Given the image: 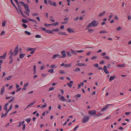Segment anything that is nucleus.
I'll use <instances>...</instances> for the list:
<instances>
[{
  "mask_svg": "<svg viewBox=\"0 0 131 131\" xmlns=\"http://www.w3.org/2000/svg\"><path fill=\"white\" fill-rule=\"evenodd\" d=\"M98 24V23L96 21H93L91 23L88 25L86 28V29H89V28L92 26L94 27L96 26Z\"/></svg>",
  "mask_w": 131,
  "mask_h": 131,
  "instance_id": "nucleus-1",
  "label": "nucleus"
},
{
  "mask_svg": "<svg viewBox=\"0 0 131 131\" xmlns=\"http://www.w3.org/2000/svg\"><path fill=\"white\" fill-rule=\"evenodd\" d=\"M89 116L88 115H85L82 119V122L83 123H85L89 121Z\"/></svg>",
  "mask_w": 131,
  "mask_h": 131,
  "instance_id": "nucleus-2",
  "label": "nucleus"
},
{
  "mask_svg": "<svg viewBox=\"0 0 131 131\" xmlns=\"http://www.w3.org/2000/svg\"><path fill=\"white\" fill-rule=\"evenodd\" d=\"M61 66H64L66 68L70 67H72V63H69L68 64H65L64 63H62L60 65Z\"/></svg>",
  "mask_w": 131,
  "mask_h": 131,
  "instance_id": "nucleus-3",
  "label": "nucleus"
},
{
  "mask_svg": "<svg viewBox=\"0 0 131 131\" xmlns=\"http://www.w3.org/2000/svg\"><path fill=\"white\" fill-rule=\"evenodd\" d=\"M58 97L59 99L61 101L63 102L65 101V99L63 96L61 95L60 94H59L58 95Z\"/></svg>",
  "mask_w": 131,
  "mask_h": 131,
  "instance_id": "nucleus-4",
  "label": "nucleus"
},
{
  "mask_svg": "<svg viewBox=\"0 0 131 131\" xmlns=\"http://www.w3.org/2000/svg\"><path fill=\"white\" fill-rule=\"evenodd\" d=\"M96 111L95 110H90L88 112L89 114L90 115H94L96 114Z\"/></svg>",
  "mask_w": 131,
  "mask_h": 131,
  "instance_id": "nucleus-5",
  "label": "nucleus"
},
{
  "mask_svg": "<svg viewBox=\"0 0 131 131\" xmlns=\"http://www.w3.org/2000/svg\"><path fill=\"white\" fill-rule=\"evenodd\" d=\"M48 3L51 5L56 6L57 5L56 3L55 2H53L51 0H47Z\"/></svg>",
  "mask_w": 131,
  "mask_h": 131,
  "instance_id": "nucleus-6",
  "label": "nucleus"
},
{
  "mask_svg": "<svg viewBox=\"0 0 131 131\" xmlns=\"http://www.w3.org/2000/svg\"><path fill=\"white\" fill-rule=\"evenodd\" d=\"M113 104H108L106 105V106L103 108L101 110V111H104L107 110V109L109 107V106L113 105Z\"/></svg>",
  "mask_w": 131,
  "mask_h": 131,
  "instance_id": "nucleus-7",
  "label": "nucleus"
},
{
  "mask_svg": "<svg viewBox=\"0 0 131 131\" xmlns=\"http://www.w3.org/2000/svg\"><path fill=\"white\" fill-rule=\"evenodd\" d=\"M25 11H24V13L27 15L28 16H29V13L30 12V10L29 9L28 7L25 8Z\"/></svg>",
  "mask_w": 131,
  "mask_h": 131,
  "instance_id": "nucleus-8",
  "label": "nucleus"
},
{
  "mask_svg": "<svg viewBox=\"0 0 131 131\" xmlns=\"http://www.w3.org/2000/svg\"><path fill=\"white\" fill-rule=\"evenodd\" d=\"M23 6H24L25 8L28 7L27 4H25L24 2L22 1H20L19 2Z\"/></svg>",
  "mask_w": 131,
  "mask_h": 131,
  "instance_id": "nucleus-9",
  "label": "nucleus"
},
{
  "mask_svg": "<svg viewBox=\"0 0 131 131\" xmlns=\"http://www.w3.org/2000/svg\"><path fill=\"white\" fill-rule=\"evenodd\" d=\"M103 70L104 72L106 74H108L109 73V72L107 70V67L106 66H105L104 67Z\"/></svg>",
  "mask_w": 131,
  "mask_h": 131,
  "instance_id": "nucleus-10",
  "label": "nucleus"
},
{
  "mask_svg": "<svg viewBox=\"0 0 131 131\" xmlns=\"http://www.w3.org/2000/svg\"><path fill=\"white\" fill-rule=\"evenodd\" d=\"M18 46H16L15 49V50L14 51V56H16L17 54L18 53Z\"/></svg>",
  "mask_w": 131,
  "mask_h": 131,
  "instance_id": "nucleus-11",
  "label": "nucleus"
},
{
  "mask_svg": "<svg viewBox=\"0 0 131 131\" xmlns=\"http://www.w3.org/2000/svg\"><path fill=\"white\" fill-rule=\"evenodd\" d=\"M76 66H87V64L86 63H79L76 64Z\"/></svg>",
  "mask_w": 131,
  "mask_h": 131,
  "instance_id": "nucleus-12",
  "label": "nucleus"
},
{
  "mask_svg": "<svg viewBox=\"0 0 131 131\" xmlns=\"http://www.w3.org/2000/svg\"><path fill=\"white\" fill-rule=\"evenodd\" d=\"M61 53L62 54V56L61 57L62 58H64L66 57V52L65 51H63L61 52Z\"/></svg>",
  "mask_w": 131,
  "mask_h": 131,
  "instance_id": "nucleus-13",
  "label": "nucleus"
},
{
  "mask_svg": "<svg viewBox=\"0 0 131 131\" xmlns=\"http://www.w3.org/2000/svg\"><path fill=\"white\" fill-rule=\"evenodd\" d=\"M116 78V77L115 75H114L113 76H111L110 77L109 81H111L114 79Z\"/></svg>",
  "mask_w": 131,
  "mask_h": 131,
  "instance_id": "nucleus-14",
  "label": "nucleus"
},
{
  "mask_svg": "<svg viewBox=\"0 0 131 131\" xmlns=\"http://www.w3.org/2000/svg\"><path fill=\"white\" fill-rule=\"evenodd\" d=\"M8 105V103H7L5 104V105L3 109L5 111H8V110H7V106Z\"/></svg>",
  "mask_w": 131,
  "mask_h": 131,
  "instance_id": "nucleus-15",
  "label": "nucleus"
},
{
  "mask_svg": "<svg viewBox=\"0 0 131 131\" xmlns=\"http://www.w3.org/2000/svg\"><path fill=\"white\" fill-rule=\"evenodd\" d=\"M4 88L5 87L3 86L1 89L0 94L1 95H3L4 93Z\"/></svg>",
  "mask_w": 131,
  "mask_h": 131,
  "instance_id": "nucleus-16",
  "label": "nucleus"
},
{
  "mask_svg": "<svg viewBox=\"0 0 131 131\" xmlns=\"http://www.w3.org/2000/svg\"><path fill=\"white\" fill-rule=\"evenodd\" d=\"M36 102V101H35L34 102L32 103H30L27 106V107L25 108V110H26L27 108L30 107L32 105L34 104Z\"/></svg>",
  "mask_w": 131,
  "mask_h": 131,
  "instance_id": "nucleus-17",
  "label": "nucleus"
},
{
  "mask_svg": "<svg viewBox=\"0 0 131 131\" xmlns=\"http://www.w3.org/2000/svg\"><path fill=\"white\" fill-rule=\"evenodd\" d=\"M6 53H5L3 55L0 56V59H4L6 57Z\"/></svg>",
  "mask_w": 131,
  "mask_h": 131,
  "instance_id": "nucleus-18",
  "label": "nucleus"
},
{
  "mask_svg": "<svg viewBox=\"0 0 131 131\" xmlns=\"http://www.w3.org/2000/svg\"><path fill=\"white\" fill-rule=\"evenodd\" d=\"M24 123V121H23V122H20L19 124L17 126V127H20L21 125H23Z\"/></svg>",
  "mask_w": 131,
  "mask_h": 131,
  "instance_id": "nucleus-19",
  "label": "nucleus"
},
{
  "mask_svg": "<svg viewBox=\"0 0 131 131\" xmlns=\"http://www.w3.org/2000/svg\"><path fill=\"white\" fill-rule=\"evenodd\" d=\"M25 54H19V57L20 58H23L25 55Z\"/></svg>",
  "mask_w": 131,
  "mask_h": 131,
  "instance_id": "nucleus-20",
  "label": "nucleus"
},
{
  "mask_svg": "<svg viewBox=\"0 0 131 131\" xmlns=\"http://www.w3.org/2000/svg\"><path fill=\"white\" fill-rule=\"evenodd\" d=\"M60 56L58 54H54L53 55L52 58L54 59L57 58H58Z\"/></svg>",
  "mask_w": 131,
  "mask_h": 131,
  "instance_id": "nucleus-21",
  "label": "nucleus"
},
{
  "mask_svg": "<svg viewBox=\"0 0 131 131\" xmlns=\"http://www.w3.org/2000/svg\"><path fill=\"white\" fill-rule=\"evenodd\" d=\"M67 30L68 32L69 33H70L71 32H73L72 29H71V28H69L67 29Z\"/></svg>",
  "mask_w": 131,
  "mask_h": 131,
  "instance_id": "nucleus-22",
  "label": "nucleus"
},
{
  "mask_svg": "<svg viewBox=\"0 0 131 131\" xmlns=\"http://www.w3.org/2000/svg\"><path fill=\"white\" fill-rule=\"evenodd\" d=\"M34 48H26V50L27 51H31L34 49Z\"/></svg>",
  "mask_w": 131,
  "mask_h": 131,
  "instance_id": "nucleus-23",
  "label": "nucleus"
},
{
  "mask_svg": "<svg viewBox=\"0 0 131 131\" xmlns=\"http://www.w3.org/2000/svg\"><path fill=\"white\" fill-rule=\"evenodd\" d=\"M73 71H75L76 72H77L78 71H81V70L80 69L78 68H76L75 69H74L73 70Z\"/></svg>",
  "mask_w": 131,
  "mask_h": 131,
  "instance_id": "nucleus-24",
  "label": "nucleus"
},
{
  "mask_svg": "<svg viewBox=\"0 0 131 131\" xmlns=\"http://www.w3.org/2000/svg\"><path fill=\"white\" fill-rule=\"evenodd\" d=\"M57 66H56L55 65L53 64L50 67V68H57Z\"/></svg>",
  "mask_w": 131,
  "mask_h": 131,
  "instance_id": "nucleus-25",
  "label": "nucleus"
},
{
  "mask_svg": "<svg viewBox=\"0 0 131 131\" xmlns=\"http://www.w3.org/2000/svg\"><path fill=\"white\" fill-rule=\"evenodd\" d=\"M125 64H119V65H118L117 66V67H124L125 66Z\"/></svg>",
  "mask_w": 131,
  "mask_h": 131,
  "instance_id": "nucleus-26",
  "label": "nucleus"
},
{
  "mask_svg": "<svg viewBox=\"0 0 131 131\" xmlns=\"http://www.w3.org/2000/svg\"><path fill=\"white\" fill-rule=\"evenodd\" d=\"M59 24V23L58 22H56V23H53L51 24V25H52L53 26H56L58 25Z\"/></svg>",
  "mask_w": 131,
  "mask_h": 131,
  "instance_id": "nucleus-27",
  "label": "nucleus"
},
{
  "mask_svg": "<svg viewBox=\"0 0 131 131\" xmlns=\"http://www.w3.org/2000/svg\"><path fill=\"white\" fill-rule=\"evenodd\" d=\"M71 52L73 54H77V53L74 50H73L72 49H71L70 50Z\"/></svg>",
  "mask_w": 131,
  "mask_h": 131,
  "instance_id": "nucleus-28",
  "label": "nucleus"
},
{
  "mask_svg": "<svg viewBox=\"0 0 131 131\" xmlns=\"http://www.w3.org/2000/svg\"><path fill=\"white\" fill-rule=\"evenodd\" d=\"M105 13V12L104 11L102 13H101L99 15L100 17H101Z\"/></svg>",
  "mask_w": 131,
  "mask_h": 131,
  "instance_id": "nucleus-29",
  "label": "nucleus"
},
{
  "mask_svg": "<svg viewBox=\"0 0 131 131\" xmlns=\"http://www.w3.org/2000/svg\"><path fill=\"white\" fill-rule=\"evenodd\" d=\"M46 32L48 33L49 34H52V32L51 30H46Z\"/></svg>",
  "mask_w": 131,
  "mask_h": 131,
  "instance_id": "nucleus-30",
  "label": "nucleus"
},
{
  "mask_svg": "<svg viewBox=\"0 0 131 131\" xmlns=\"http://www.w3.org/2000/svg\"><path fill=\"white\" fill-rule=\"evenodd\" d=\"M31 120V119L30 118L27 119H25V121L27 123H29L30 122V120Z\"/></svg>",
  "mask_w": 131,
  "mask_h": 131,
  "instance_id": "nucleus-31",
  "label": "nucleus"
},
{
  "mask_svg": "<svg viewBox=\"0 0 131 131\" xmlns=\"http://www.w3.org/2000/svg\"><path fill=\"white\" fill-rule=\"evenodd\" d=\"M58 34L59 35H66V33L65 32H59Z\"/></svg>",
  "mask_w": 131,
  "mask_h": 131,
  "instance_id": "nucleus-32",
  "label": "nucleus"
},
{
  "mask_svg": "<svg viewBox=\"0 0 131 131\" xmlns=\"http://www.w3.org/2000/svg\"><path fill=\"white\" fill-rule=\"evenodd\" d=\"M25 34H26L28 35H30V34H31V33L30 32H29L27 31H25Z\"/></svg>",
  "mask_w": 131,
  "mask_h": 131,
  "instance_id": "nucleus-33",
  "label": "nucleus"
},
{
  "mask_svg": "<svg viewBox=\"0 0 131 131\" xmlns=\"http://www.w3.org/2000/svg\"><path fill=\"white\" fill-rule=\"evenodd\" d=\"M48 72H49L52 73L54 72V70L53 69H50L48 71Z\"/></svg>",
  "mask_w": 131,
  "mask_h": 131,
  "instance_id": "nucleus-34",
  "label": "nucleus"
},
{
  "mask_svg": "<svg viewBox=\"0 0 131 131\" xmlns=\"http://www.w3.org/2000/svg\"><path fill=\"white\" fill-rule=\"evenodd\" d=\"M65 101H66L67 102H68L70 103L71 102V100L70 99H65Z\"/></svg>",
  "mask_w": 131,
  "mask_h": 131,
  "instance_id": "nucleus-35",
  "label": "nucleus"
},
{
  "mask_svg": "<svg viewBox=\"0 0 131 131\" xmlns=\"http://www.w3.org/2000/svg\"><path fill=\"white\" fill-rule=\"evenodd\" d=\"M103 115V114L102 113H99L97 114L96 115V116H99L102 115Z\"/></svg>",
  "mask_w": 131,
  "mask_h": 131,
  "instance_id": "nucleus-36",
  "label": "nucleus"
},
{
  "mask_svg": "<svg viewBox=\"0 0 131 131\" xmlns=\"http://www.w3.org/2000/svg\"><path fill=\"white\" fill-rule=\"evenodd\" d=\"M81 95L80 94H79L75 95V97H77V98L80 97H81Z\"/></svg>",
  "mask_w": 131,
  "mask_h": 131,
  "instance_id": "nucleus-37",
  "label": "nucleus"
},
{
  "mask_svg": "<svg viewBox=\"0 0 131 131\" xmlns=\"http://www.w3.org/2000/svg\"><path fill=\"white\" fill-rule=\"evenodd\" d=\"M34 49H33V50H31V54H33L34 53V52L35 51V50H36V49L35 48H34Z\"/></svg>",
  "mask_w": 131,
  "mask_h": 131,
  "instance_id": "nucleus-38",
  "label": "nucleus"
},
{
  "mask_svg": "<svg viewBox=\"0 0 131 131\" xmlns=\"http://www.w3.org/2000/svg\"><path fill=\"white\" fill-rule=\"evenodd\" d=\"M46 106H47V104H46V103H45L44 105H43L41 106V107L42 108H44Z\"/></svg>",
  "mask_w": 131,
  "mask_h": 131,
  "instance_id": "nucleus-39",
  "label": "nucleus"
},
{
  "mask_svg": "<svg viewBox=\"0 0 131 131\" xmlns=\"http://www.w3.org/2000/svg\"><path fill=\"white\" fill-rule=\"evenodd\" d=\"M39 28L40 29H41L42 30L44 31H46V29L45 28H43L41 27H40Z\"/></svg>",
  "mask_w": 131,
  "mask_h": 131,
  "instance_id": "nucleus-40",
  "label": "nucleus"
},
{
  "mask_svg": "<svg viewBox=\"0 0 131 131\" xmlns=\"http://www.w3.org/2000/svg\"><path fill=\"white\" fill-rule=\"evenodd\" d=\"M103 59H110V57L109 56H104L103 57Z\"/></svg>",
  "mask_w": 131,
  "mask_h": 131,
  "instance_id": "nucleus-41",
  "label": "nucleus"
},
{
  "mask_svg": "<svg viewBox=\"0 0 131 131\" xmlns=\"http://www.w3.org/2000/svg\"><path fill=\"white\" fill-rule=\"evenodd\" d=\"M68 86L70 88H71L72 86V84H70V83H68L67 84Z\"/></svg>",
  "mask_w": 131,
  "mask_h": 131,
  "instance_id": "nucleus-42",
  "label": "nucleus"
},
{
  "mask_svg": "<svg viewBox=\"0 0 131 131\" xmlns=\"http://www.w3.org/2000/svg\"><path fill=\"white\" fill-rule=\"evenodd\" d=\"M67 55L69 57L71 56L72 55L71 53L69 52H68L67 53Z\"/></svg>",
  "mask_w": 131,
  "mask_h": 131,
  "instance_id": "nucleus-43",
  "label": "nucleus"
},
{
  "mask_svg": "<svg viewBox=\"0 0 131 131\" xmlns=\"http://www.w3.org/2000/svg\"><path fill=\"white\" fill-rule=\"evenodd\" d=\"M84 50H77L76 51V52H78V53H82L83 51Z\"/></svg>",
  "mask_w": 131,
  "mask_h": 131,
  "instance_id": "nucleus-44",
  "label": "nucleus"
},
{
  "mask_svg": "<svg viewBox=\"0 0 131 131\" xmlns=\"http://www.w3.org/2000/svg\"><path fill=\"white\" fill-rule=\"evenodd\" d=\"M22 25L23 27L25 28H27V25L26 24H23Z\"/></svg>",
  "mask_w": 131,
  "mask_h": 131,
  "instance_id": "nucleus-45",
  "label": "nucleus"
},
{
  "mask_svg": "<svg viewBox=\"0 0 131 131\" xmlns=\"http://www.w3.org/2000/svg\"><path fill=\"white\" fill-rule=\"evenodd\" d=\"M59 72L61 74H63L64 73V72L63 70H60L59 71Z\"/></svg>",
  "mask_w": 131,
  "mask_h": 131,
  "instance_id": "nucleus-46",
  "label": "nucleus"
},
{
  "mask_svg": "<svg viewBox=\"0 0 131 131\" xmlns=\"http://www.w3.org/2000/svg\"><path fill=\"white\" fill-rule=\"evenodd\" d=\"M22 22L24 23H27V20L24 19H22Z\"/></svg>",
  "mask_w": 131,
  "mask_h": 131,
  "instance_id": "nucleus-47",
  "label": "nucleus"
},
{
  "mask_svg": "<svg viewBox=\"0 0 131 131\" xmlns=\"http://www.w3.org/2000/svg\"><path fill=\"white\" fill-rule=\"evenodd\" d=\"M107 33V32L106 31L103 30L100 31V34L105 33Z\"/></svg>",
  "mask_w": 131,
  "mask_h": 131,
  "instance_id": "nucleus-48",
  "label": "nucleus"
},
{
  "mask_svg": "<svg viewBox=\"0 0 131 131\" xmlns=\"http://www.w3.org/2000/svg\"><path fill=\"white\" fill-rule=\"evenodd\" d=\"M54 88L53 87H51L48 90L49 91H50L51 90H54Z\"/></svg>",
  "mask_w": 131,
  "mask_h": 131,
  "instance_id": "nucleus-49",
  "label": "nucleus"
},
{
  "mask_svg": "<svg viewBox=\"0 0 131 131\" xmlns=\"http://www.w3.org/2000/svg\"><path fill=\"white\" fill-rule=\"evenodd\" d=\"M5 21H4L2 23V26L3 27H4L5 26Z\"/></svg>",
  "mask_w": 131,
  "mask_h": 131,
  "instance_id": "nucleus-50",
  "label": "nucleus"
},
{
  "mask_svg": "<svg viewBox=\"0 0 131 131\" xmlns=\"http://www.w3.org/2000/svg\"><path fill=\"white\" fill-rule=\"evenodd\" d=\"M97 58V56H93L92 57L91 59L92 60H94V59Z\"/></svg>",
  "mask_w": 131,
  "mask_h": 131,
  "instance_id": "nucleus-51",
  "label": "nucleus"
},
{
  "mask_svg": "<svg viewBox=\"0 0 131 131\" xmlns=\"http://www.w3.org/2000/svg\"><path fill=\"white\" fill-rule=\"evenodd\" d=\"M93 66L94 67H99V64H94Z\"/></svg>",
  "mask_w": 131,
  "mask_h": 131,
  "instance_id": "nucleus-52",
  "label": "nucleus"
},
{
  "mask_svg": "<svg viewBox=\"0 0 131 131\" xmlns=\"http://www.w3.org/2000/svg\"><path fill=\"white\" fill-rule=\"evenodd\" d=\"M35 37L36 38H40L41 37V36L39 35H36Z\"/></svg>",
  "mask_w": 131,
  "mask_h": 131,
  "instance_id": "nucleus-53",
  "label": "nucleus"
},
{
  "mask_svg": "<svg viewBox=\"0 0 131 131\" xmlns=\"http://www.w3.org/2000/svg\"><path fill=\"white\" fill-rule=\"evenodd\" d=\"M18 12H19L20 13L22 11L21 8L19 7L18 8Z\"/></svg>",
  "mask_w": 131,
  "mask_h": 131,
  "instance_id": "nucleus-54",
  "label": "nucleus"
},
{
  "mask_svg": "<svg viewBox=\"0 0 131 131\" xmlns=\"http://www.w3.org/2000/svg\"><path fill=\"white\" fill-rule=\"evenodd\" d=\"M51 25V24H45L44 26H50Z\"/></svg>",
  "mask_w": 131,
  "mask_h": 131,
  "instance_id": "nucleus-55",
  "label": "nucleus"
},
{
  "mask_svg": "<svg viewBox=\"0 0 131 131\" xmlns=\"http://www.w3.org/2000/svg\"><path fill=\"white\" fill-rule=\"evenodd\" d=\"M121 29H122V28H121V27H117L116 28V30H117L119 31L120 30H121Z\"/></svg>",
  "mask_w": 131,
  "mask_h": 131,
  "instance_id": "nucleus-56",
  "label": "nucleus"
},
{
  "mask_svg": "<svg viewBox=\"0 0 131 131\" xmlns=\"http://www.w3.org/2000/svg\"><path fill=\"white\" fill-rule=\"evenodd\" d=\"M29 20L31 21L32 22H34V23H36V21L35 20H34L32 19H30Z\"/></svg>",
  "mask_w": 131,
  "mask_h": 131,
  "instance_id": "nucleus-57",
  "label": "nucleus"
},
{
  "mask_svg": "<svg viewBox=\"0 0 131 131\" xmlns=\"http://www.w3.org/2000/svg\"><path fill=\"white\" fill-rule=\"evenodd\" d=\"M32 15L34 16H37L38 15V13H33L32 14Z\"/></svg>",
  "mask_w": 131,
  "mask_h": 131,
  "instance_id": "nucleus-58",
  "label": "nucleus"
},
{
  "mask_svg": "<svg viewBox=\"0 0 131 131\" xmlns=\"http://www.w3.org/2000/svg\"><path fill=\"white\" fill-rule=\"evenodd\" d=\"M21 89V88H17V89H16V92H18Z\"/></svg>",
  "mask_w": 131,
  "mask_h": 131,
  "instance_id": "nucleus-59",
  "label": "nucleus"
},
{
  "mask_svg": "<svg viewBox=\"0 0 131 131\" xmlns=\"http://www.w3.org/2000/svg\"><path fill=\"white\" fill-rule=\"evenodd\" d=\"M58 109H60L61 108V106L60 104H58L57 107Z\"/></svg>",
  "mask_w": 131,
  "mask_h": 131,
  "instance_id": "nucleus-60",
  "label": "nucleus"
},
{
  "mask_svg": "<svg viewBox=\"0 0 131 131\" xmlns=\"http://www.w3.org/2000/svg\"><path fill=\"white\" fill-rule=\"evenodd\" d=\"M12 108V105L11 104L9 107V111L11 110Z\"/></svg>",
  "mask_w": 131,
  "mask_h": 131,
  "instance_id": "nucleus-61",
  "label": "nucleus"
},
{
  "mask_svg": "<svg viewBox=\"0 0 131 131\" xmlns=\"http://www.w3.org/2000/svg\"><path fill=\"white\" fill-rule=\"evenodd\" d=\"M60 92H61V93L62 94H64V91L63 90H62V89H60Z\"/></svg>",
  "mask_w": 131,
  "mask_h": 131,
  "instance_id": "nucleus-62",
  "label": "nucleus"
},
{
  "mask_svg": "<svg viewBox=\"0 0 131 131\" xmlns=\"http://www.w3.org/2000/svg\"><path fill=\"white\" fill-rule=\"evenodd\" d=\"M106 53L105 52H104L103 53H101V55L102 56H104L106 54Z\"/></svg>",
  "mask_w": 131,
  "mask_h": 131,
  "instance_id": "nucleus-63",
  "label": "nucleus"
},
{
  "mask_svg": "<svg viewBox=\"0 0 131 131\" xmlns=\"http://www.w3.org/2000/svg\"><path fill=\"white\" fill-rule=\"evenodd\" d=\"M45 68V67L44 66H42L40 68L41 70H42L44 69Z\"/></svg>",
  "mask_w": 131,
  "mask_h": 131,
  "instance_id": "nucleus-64",
  "label": "nucleus"
}]
</instances>
